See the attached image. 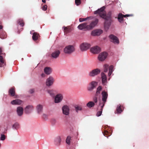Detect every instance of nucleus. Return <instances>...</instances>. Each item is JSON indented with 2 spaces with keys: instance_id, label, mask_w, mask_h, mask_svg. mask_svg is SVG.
<instances>
[{
  "instance_id": "nucleus-37",
  "label": "nucleus",
  "mask_w": 149,
  "mask_h": 149,
  "mask_svg": "<svg viewBox=\"0 0 149 149\" xmlns=\"http://www.w3.org/2000/svg\"><path fill=\"white\" fill-rule=\"evenodd\" d=\"M18 23L21 26L23 27L24 25V23L23 19H19L18 21Z\"/></svg>"
},
{
  "instance_id": "nucleus-40",
  "label": "nucleus",
  "mask_w": 149,
  "mask_h": 149,
  "mask_svg": "<svg viewBox=\"0 0 149 149\" xmlns=\"http://www.w3.org/2000/svg\"><path fill=\"white\" fill-rule=\"evenodd\" d=\"M13 129L17 130L19 128V125L17 123H16L13 125Z\"/></svg>"
},
{
  "instance_id": "nucleus-2",
  "label": "nucleus",
  "mask_w": 149,
  "mask_h": 149,
  "mask_svg": "<svg viewBox=\"0 0 149 149\" xmlns=\"http://www.w3.org/2000/svg\"><path fill=\"white\" fill-rule=\"evenodd\" d=\"M102 102H100L99 105V106H100L102 105V107H104V106L105 104L107 102V99L108 97V94L107 92L104 91L102 92Z\"/></svg>"
},
{
  "instance_id": "nucleus-39",
  "label": "nucleus",
  "mask_w": 149,
  "mask_h": 149,
  "mask_svg": "<svg viewBox=\"0 0 149 149\" xmlns=\"http://www.w3.org/2000/svg\"><path fill=\"white\" fill-rule=\"evenodd\" d=\"M100 106V107H101L100 110H101V111H98L97 113L96 114V115L97 116H100L101 115V114H102V112L103 108V107H102V105H101Z\"/></svg>"
},
{
  "instance_id": "nucleus-51",
  "label": "nucleus",
  "mask_w": 149,
  "mask_h": 149,
  "mask_svg": "<svg viewBox=\"0 0 149 149\" xmlns=\"http://www.w3.org/2000/svg\"><path fill=\"white\" fill-rule=\"evenodd\" d=\"M42 117L44 119H47V116L45 114H43L42 115Z\"/></svg>"
},
{
  "instance_id": "nucleus-35",
  "label": "nucleus",
  "mask_w": 149,
  "mask_h": 149,
  "mask_svg": "<svg viewBox=\"0 0 149 149\" xmlns=\"http://www.w3.org/2000/svg\"><path fill=\"white\" fill-rule=\"evenodd\" d=\"M113 65H111L109 67V72L108 73V75L109 76L111 75L112 72L113 71Z\"/></svg>"
},
{
  "instance_id": "nucleus-16",
  "label": "nucleus",
  "mask_w": 149,
  "mask_h": 149,
  "mask_svg": "<svg viewBox=\"0 0 149 149\" xmlns=\"http://www.w3.org/2000/svg\"><path fill=\"white\" fill-rule=\"evenodd\" d=\"M62 110L63 114L66 115H68L69 114L70 109L69 107L67 105H64L63 107Z\"/></svg>"
},
{
  "instance_id": "nucleus-29",
  "label": "nucleus",
  "mask_w": 149,
  "mask_h": 149,
  "mask_svg": "<svg viewBox=\"0 0 149 149\" xmlns=\"http://www.w3.org/2000/svg\"><path fill=\"white\" fill-rule=\"evenodd\" d=\"M111 21L112 20H106L104 23V27L108 29L111 25Z\"/></svg>"
},
{
  "instance_id": "nucleus-15",
  "label": "nucleus",
  "mask_w": 149,
  "mask_h": 149,
  "mask_svg": "<svg viewBox=\"0 0 149 149\" xmlns=\"http://www.w3.org/2000/svg\"><path fill=\"white\" fill-rule=\"evenodd\" d=\"M102 32L103 31L102 30L97 29L93 31L91 34L93 36H98L101 34Z\"/></svg>"
},
{
  "instance_id": "nucleus-19",
  "label": "nucleus",
  "mask_w": 149,
  "mask_h": 149,
  "mask_svg": "<svg viewBox=\"0 0 149 149\" xmlns=\"http://www.w3.org/2000/svg\"><path fill=\"white\" fill-rule=\"evenodd\" d=\"M122 106H121L120 104L117 105L116 111L115 112V113L120 114L123 111V110L122 108Z\"/></svg>"
},
{
  "instance_id": "nucleus-54",
  "label": "nucleus",
  "mask_w": 149,
  "mask_h": 149,
  "mask_svg": "<svg viewBox=\"0 0 149 149\" xmlns=\"http://www.w3.org/2000/svg\"><path fill=\"white\" fill-rule=\"evenodd\" d=\"M2 28V26L1 25H0V29H1Z\"/></svg>"
},
{
  "instance_id": "nucleus-53",
  "label": "nucleus",
  "mask_w": 149,
  "mask_h": 149,
  "mask_svg": "<svg viewBox=\"0 0 149 149\" xmlns=\"http://www.w3.org/2000/svg\"><path fill=\"white\" fill-rule=\"evenodd\" d=\"M42 2L45 3L46 2V1L45 0H42Z\"/></svg>"
},
{
  "instance_id": "nucleus-47",
  "label": "nucleus",
  "mask_w": 149,
  "mask_h": 149,
  "mask_svg": "<svg viewBox=\"0 0 149 149\" xmlns=\"http://www.w3.org/2000/svg\"><path fill=\"white\" fill-rule=\"evenodd\" d=\"M51 122L53 124H55L57 122V121L56 119L53 118L51 120Z\"/></svg>"
},
{
  "instance_id": "nucleus-6",
  "label": "nucleus",
  "mask_w": 149,
  "mask_h": 149,
  "mask_svg": "<svg viewBox=\"0 0 149 149\" xmlns=\"http://www.w3.org/2000/svg\"><path fill=\"white\" fill-rule=\"evenodd\" d=\"M90 44L87 43H83L81 44L80 47L81 50L82 51H86L90 47Z\"/></svg>"
},
{
  "instance_id": "nucleus-27",
  "label": "nucleus",
  "mask_w": 149,
  "mask_h": 149,
  "mask_svg": "<svg viewBox=\"0 0 149 149\" xmlns=\"http://www.w3.org/2000/svg\"><path fill=\"white\" fill-rule=\"evenodd\" d=\"M40 37V35L38 33L36 32H34L33 34L32 37L33 40L34 41H36Z\"/></svg>"
},
{
  "instance_id": "nucleus-26",
  "label": "nucleus",
  "mask_w": 149,
  "mask_h": 149,
  "mask_svg": "<svg viewBox=\"0 0 149 149\" xmlns=\"http://www.w3.org/2000/svg\"><path fill=\"white\" fill-rule=\"evenodd\" d=\"M63 28H64V32L65 34H67L71 31V28L70 26L67 27L64 26Z\"/></svg>"
},
{
  "instance_id": "nucleus-8",
  "label": "nucleus",
  "mask_w": 149,
  "mask_h": 149,
  "mask_svg": "<svg viewBox=\"0 0 149 149\" xmlns=\"http://www.w3.org/2000/svg\"><path fill=\"white\" fill-rule=\"evenodd\" d=\"M107 53L105 52H103L100 54L98 56V59L100 61H103L107 57Z\"/></svg>"
},
{
  "instance_id": "nucleus-33",
  "label": "nucleus",
  "mask_w": 149,
  "mask_h": 149,
  "mask_svg": "<svg viewBox=\"0 0 149 149\" xmlns=\"http://www.w3.org/2000/svg\"><path fill=\"white\" fill-rule=\"evenodd\" d=\"M95 105V103L92 101H90L87 104L86 106L89 108H91Z\"/></svg>"
},
{
  "instance_id": "nucleus-43",
  "label": "nucleus",
  "mask_w": 149,
  "mask_h": 149,
  "mask_svg": "<svg viewBox=\"0 0 149 149\" xmlns=\"http://www.w3.org/2000/svg\"><path fill=\"white\" fill-rule=\"evenodd\" d=\"M109 65L107 64H105L104 66V72H107L108 71Z\"/></svg>"
},
{
  "instance_id": "nucleus-34",
  "label": "nucleus",
  "mask_w": 149,
  "mask_h": 149,
  "mask_svg": "<svg viewBox=\"0 0 149 149\" xmlns=\"http://www.w3.org/2000/svg\"><path fill=\"white\" fill-rule=\"evenodd\" d=\"M103 135L106 137H108L110 136L111 133L110 132H109L107 130H104V132H102Z\"/></svg>"
},
{
  "instance_id": "nucleus-4",
  "label": "nucleus",
  "mask_w": 149,
  "mask_h": 149,
  "mask_svg": "<svg viewBox=\"0 0 149 149\" xmlns=\"http://www.w3.org/2000/svg\"><path fill=\"white\" fill-rule=\"evenodd\" d=\"M100 70L98 68L94 69L89 72V75L90 77H93L100 74Z\"/></svg>"
},
{
  "instance_id": "nucleus-36",
  "label": "nucleus",
  "mask_w": 149,
  "mask_h": 149,
  "mask_svg": "<svg viewBox=\"0 0 149 149\" xmlns=\"http://www.w3.org/2000/svg\"><path fill=\"white\" fill-rule=\"evenodd\" d=\"M102 90V87L101 86H99L97 88L96 95H97L100 93V92Z\"/></svg>"
},
{
  "instance_id": "nucleus-24",
  "label": "nucleus",
  "mask_w": 149,
  "mask_h": 149,
  "mask_svg": "<svg viewBox=\"0 0 149 149\" xmlns=\"http://www.w3.org/2000/svg\"><path fill=\"white\" fill-rule=\"evenodd\" d=\"M101 75L102 84L104 85H105L107 81V77L103 72H102Z\"/></svg>"
},
{
  "instance_id": "nucleus-42",
  "label": "nucleus",
  "mask_w": 149,
  "mask_h": 149,
  "mask_svg": "<svg viewBox=\"0 0 149 149\" xmlns=\"http://www.w3.org/2000/svg\"><path fill=\"white\" fill-rule=\"evenodd\" d=\"M70 139H71L70 136H68L67 137L66 139V142L68 144H70Z\"/></svg>"
},
{
  "instance_id": "nucleus-28",
  "label": "nucleus",
  "mask_w": 149,
  "mask_h": 149,
  "mask_svg": "<svg viewBox=\"0 0 149 149\" xmlns=\"http://www.w3.org/2000/svg\"><path fill=\"white\" fill-rule=\"evenodd\" d=\"M44 71L45 73L47 75L49 74L52 72L51 68L49 67H45L44 69Z\"/></svg>"
},
{
  "instance_id": "nucleus-50",
  "label": "nucleus",
  "mask_w": 149,
  "mask_h": 149,
  "mask_svg": "<svg viewBox=\"0 0 149 149\" xmlns=\"http://www.w3.org/2000/svg\"><path fill=\"white\" fill-rule=\"evenodd\" d=\"M34 89H30L29 91V93H34Z\"/></svg>"
},
{
  "instance_id": "nucleus-49",
  "label": "nucleus",
  "mask_w": 149,
  "mask_h": 149,
  "mask_svg": "<svg viewBox=\"0 0 149 149\" xmlns=\"http://www.w3.org/2000/svg\"><path fill=\"white\" fill-rule=\"evenodd\" d=\"M93 100L94 101V102L95 103H96L97 102V98L96 97H95L93 98Z\"/></svg>"
},
{
  "instance_id": "nucleus-22",
  "label": "nucleus",
  "mask_w": 149,
  "mask_h": 149,
  "mask_svg": "<svg viewBox=\"0 0 149 149\" xmlns=\"http://www.w3.org/2000/svg\"><path fill=\"white\" fill-rule=\"evenodd\" d=\"M55 144L58 146L60 145L61 142V139L60 136H57L56 137L54 140Z\"/></svg>"
},
{
  "instance_id": "nucleus-21",
  "label": "nucleus",
  "mask_w": 149,
  "mask_h": 149,
  "mask_svg": "<svg viewBox=\"0 0 149 149\" xmlns=\"http://www.w3.org/2000/svg\"><path fill=\"white\" fill-rule=\"evenodd\" d=\"M23 109L21 107H17V112L18 115L19 116H22L23 113Z\"/></svg>"
},
{
  "instance_id": "nucleus-13",
  "label": "nucleus",
  "mask_w": 149,
  "mask_h": 149,
  "mask_svg": "<svg viewBox=\"0 0 149 149\" xmlns=\"http://www.w3.org/2000/svg\"><path fill=\"white\" fill-rule=\"evenodd\" d=\"M109 37L111 40V41L115 44H119V42L118 38L113 35L111 34L109 36Z\"/></svg>"
},
{
  "instance_id": "nucleus-25",
  "label": "nucleus",
  "mask_w": 149,
  "mask_h": 149,
  "mask_svg": "<svg viewBox=\"0 0 149 149\" xmlns=\"http://www.w3.org/2000/svg\"><path fill=\"white\" fill-rule=\"evenodd\" d=\"M22 101L21 100L19 99H16L12 101L11 102V104L13 105H20L22 104Z\"/></svg>"
},
{
  "instance_id": "nucleus-17",
  "label": "nucleus",
  "mask_w": 149,
  "mask_h": 149,
  "mask_svg": "<svg viewBox=\"0 0 149 149\" xmlns=\"http://www.w3.org/2000/svg\"><path fill=\"white\" fill-rule=\"evenodd\" d=\"M97 83L95 81H93L91 82L90 86L88 87V90L89 91H92L96 86Z\"/></svg>"
},
{
  "instance_id": "nucleus-11",
  "label": "nucleus",
  "mask_w": 149,
  "mask_h": 149,
  "mask_svg": "<svg viewBox=\"0 0 149 149\" xmlns=\"http://www.w3.org/2000/svg\"><path fill=\"white\" fill-rule=\"evenodd\" d=\"M63 96L61 94H58L55 96L54 99V102L55 103H58L61 102L62 100Z\"/></svg>"
},
{
  "instance_id": "nucleus-45",
  "label": "nucleus",
  "mask_w": 149,
  "mask_h": 149,
  "mask_svg": "<svg viewBox=\"0 0 149 149\" xmlns=\"http://www.w3.org/2000/svg\"><path fill=\"white\" fill-rule=\"evenodd\" d=\"M3 49L2 47H0V55L5 56V54L2 52H3Z\"/></svg>"
},
{
  "instance_id": "nucleus-18",
  "label": "nucleus",
  "mask_w": 149,
  "mask_h": 149,
  "mask_svg": "<svg viewBox=\"0 0 149 149\" xmlns=\"http://www.w3.org/2000/svg\"><path fill=\"white\" fill-rule=\"evenodd\" d=\"M15 88L14 87L10 88L8 91V94L12 97L14 96L15 95Z\"/></svg>"
},
{
  "instance_id": "nucleus-55",
  "label": "nucleus",
  "mask_w": 149,
  "mask_h": 149,
  "mask_svg": "<svg viewBox=\"0 0 149 149\" xmlns=\"http://www.w3.org/2000/svg\"><path fill=\"white\" fill-rule=\"evenodd\" d=\"M7 128H5V130H6V132L7 131Z\"/></svg>"
},
{
  "instance_id": "nucleus-41",
  "label": "nucleus",
  "mask_w": 149,
  "mask_h": 149,
  "mask_svg": "<svg viewBox=\"0 0 149 149\" xmlns=\"http://www.w3.org/2000/svg\"><path fill=\"white\" fill-rule=\"evenodd\" d=\"M91 17H88L86 18H81L79 19V21L80 22H81L84 21H85L89 18H90Z\"/></svg>"
},
{
  "instance_id": "nucleus-31",
  "label": "nucleus",
  "mask_w": 149,
  "mask_h": 149,
  "mask_svg": "<svg viewBox=\"0 0 149 149\" xmlns=\"http://www.w3.org/2000/svg\"><path fill=\"white\" fill-rule=\"evenodd\" d=\"M7 35L6 32L4 31H2L0 33V38L4 39L6 38Z\"/></svg>"
},
{
  "instance_id": "nucleus-30",
  "label": "nucleus",
  "mask_w": 149,
  "mask_h": 149,
  "mask_svg": "<svg viewBox=\"0 0 149 149\" xmlns=\"http://www.w3.org/2000/svg\"><path fill=\"white\" fill-rule=\"evenodd\" d=\"M5 65V61L3 60L2 55H0V67L4 66Z\"/></svg>"
},
{
  "instance_id": "nucleus-52",
  "label": "nucleus",
  "mask_w": 149,
  "mask_h": 149,
  "mask_svg": "<svg viewBox=\"0 0 149 149\" xmlns=\"http://www.w3.org/2000/svg\"><path fill=\"white\" fill-rule=\"evenodd\" d=\"M41 76L42 77H44L45 76V74L44 73H42L41 74Z\"/></svg>"
},
{
  "instance_id": "nucleus-1",
  "label": "nucleus",
  "mask_w": 149,
  "mask_h": 149,
  "mask_svg": "<svg viewBox=\"0 0 149 149\" xmlns=\"http://www.w3.org/2000/svg\"><path fill=\"white\" fill-rule=\"evenodd\" d=\"M104 9L105 7L103 6L95 11L94 13L95 14L99 15L100 17L105 20H111L112 12L111 11L109 12L106 15V12L104 11Z\"/></svg>"
},
{
  "instance_id": "nucleus-3",
  "label": "nucleus",
  "mask_w": 149,
  "mask_h": 149,
  "mask_svg": "<svg viewBox=\"0 0 149 149\" xmlns=\"http://www.w3.org/2000/svg\"><path fill=\"white\" fill-rule=\"evenodd\" d=\"M75 49L73 46L69 45L65 47L64 48V51L65 53L70 54L73 52Z\"/></svg>"
},
{
  "instance_id": "nucleus-38",
  "label": "nucleus",
  "mask_w": 149,
  "mask_h": 149,
  "mask_svg": "<svg viewBox=\"0 0 149 149\" xmlns=\"http://www.w3.org/2000/svg\"><path fill=\"white\" fill-rule=\"evenodd\" d=\"M75 110L77 112L79 111H81L82 109V107L81 106L76 105L75 106Z\"/></svg>"
},
{
  "instance_id": "nucleus-7",
  "label": "nucleus",
  "mask_w": 149,
  "mask_h": 149,
  "mask_svg": "<svg viewBox=\"0 0 149 149\" xmlns=\"http://www.w3.org/2000/svg\"><path fill=\"white\" fill-rule=\"evenodd\" d=\"M98 19L95 18L94 20H92L89 25H88L89 30H91L94 28L98 22Z\"/></svg>"
},
{
  "instance_id": "nucleus-14",
  "label": "nucleus",
  "mask_w": 149,
  "mask_h": 149,
  "mask_svg": "<svg viewBox=\"0 0 149 149\" xmlns=\"http://www.w3.org/2000/svg\"><path fill=\"white\" fill-rule=\"evenodd\" d=\"M34 109L32 105H29L27 106L24 109V112L26 114L30 113Z\"/></svg>"
},
{
  "instance_id": "nucleus-10",
  "label": "nucleus",
  "mask_w": 149,
  "mask_h": 149,
  "mask_svg": "<svg viewBox=\"0 0 149 149\" xmlns=\"http://www.w3.org/2000/svg\"><path fill=\"white\" fill-rule=\"evenodd\" d=\"M90 51L93 53L97 54L100 52L101 49L99 47L96 46L92 47L90 49Z\"/></svg>"
},
{
  "instance_id": "nucleus-9",
  "label": "nucleus",
  "mask_w": 149,
  "mask_h": 149,
  "mask_svg": "<svg viewBox=\"0 0 149 149\" xmlns=\"http://www.w3.org/2000/svg\"><path fill=\"white\" fill-rule=\"evenodd\" d=\"M133 15L132 14L130 15H123L121 13H119L118 15V21L120 22L121 23L123 22V17H128L130 16H132Z\"/></svg>"
},
{
  "instance_id": "nucleus-20",
  "label": "nucleus",
  "mask_w": 149,
  "mask_h": 149,
  "mask_svg": "<svg viewBox=\"0 0 149 149\" xmlns=\"http://www.w3.org/2000/svg\"><path fill=\"white\" fill-rule=\"evenodd\" d=\"M43 107L42 105L39 104L36 107V110L38 113L39 114L41 113L43 111Z\"/></svg>"
},
{
  "instance_id": "nucleus-46",
  "label": "nucleus",
  "mask_w": 149,
  "mask_h": 149,
  "mask_svg": "<svg viewBox=\"0 0 149 149\" xmlns=\"http://www.w3.org/2000/svg\"><path fill=\"white\" fill-rule=\"evenodd\" d=\"M6 139L5 136L4 134H1L0 139L1 140L3 141Z\"/></svg>"
},
{
  "instance_id": "nucleus-48",
  "label": "nucleus",
  "mask_w": 149,
  "mask_h": 149,
  "mask_svg": "<svg viewBox=\"0 0 149 149\" xmlns=\"http://www.w3.org/2000/svg\"><path fill=\"white\" fill-rule=\"evenodd\" d=\"M47 6L46 5H45L43 6V7H42V9L44 11H45L47 10Z\"/></svg>"
},
{
  "instance_id": "nucleus-5",
  "label": "nucleus",
  "mask_w": 149,
  "mask_h": 149,
  "mask_svg": "<svg viewBox=\"0 0 149 149\" xmlns=\"http://www.w3.org/2000/svg\"><path fill=\"white\" fill-rule=\"evenodd\" d=\"M54 81V79L52 77L50 76L46 80V85L47 86H50L53 84Z\"/></svg>"
},
{
  "instance_id": "nucleus-32",
  "label": "nucleus",
  "mask_w": 149,
  "mask_h": 149,
  "mask_svg": "<svg viewBox=\"0 0 149 149\" xmlns=\"http://www.w3.org/2000/svg\"><path fill=\"white\" fill-rule=\"evenodd\" d=\"M48 93L52 97L55 96V91L53 90H48L47 91Z\"/></svg>"
},
{
  "instance_id": "nucleus-23",
  "label": "nucleus",
  "mask_w": 149,
  "mask_h": 149,
  "mask_svg": "<svg viewBox=\"0 0 149 149\" xmlns=\"http://www.w3.org/2000/svg\"><path fill=\"white\" fill-rule=\"evenodd\" d=\"M60 54V52L59 50H57L54 52L52 54V56L53 58H58Z\"/></svg>"
},
{
  "instance_id": "nucleus-44",
  "label": "nucleus",
  "mask_w": 149,
  "mask_h": 149,
  "mask_svg": "<svg viewBox=\"0 0 149 149\" xmlns=\"http://www.w3.org/2000/svg\"><path fill=\"white\" fill-rule=\"evenodd\" d=\"M75 4L78 6L80 4L81 1V0H75Z\"/></svg>"
},
{
  "instance_id": "nucleus-12",
  "label": "nucleus",
  "mask_w": 149,
  "mask_h": 149,
  "mask_svg": "<svg viewBox=\"0 0 149 149\" xmlns=\"http://www.w3.org/2000/svg\"><path fill=\"white\" fill-rule=\"evenodd\" d=\"M80 30L86 29V30H89L88 25L87 23L85 22L80 24L77 27Z\"/></svg>"
}]
</instances>
